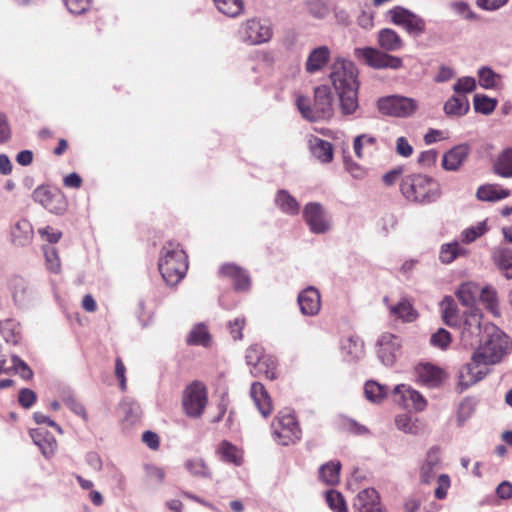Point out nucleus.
<instances>
[{
	"label": "nucleus",
	"mask_w": 512,
	"mask_h": 512,
	"mask_svg": "<svg viewBox=\"0 0 512 512\" xmlns=\"http://www.w3.org/2000/svg\"><path fill=\"white\" fill-rule=\"evenodd\" d=\"M487 339L473 353L471 362L467 363L459 374L460 392L482 380L488 370L486 366L502 360L509 350V338L494 326L485 327Z\"/></svg>",
	"instance_id": "nucleus-1"
},
{
	"label": "nucleus",
	"mask_w": 512,
	"mask_h": 512,
	"mask_svg": "<svg viewBox=\"0 0 512 512\" xmlns=\"http://www.w3.org/2000/svg\"><path fill=\"white\" fill-rule=\"evenodd\" d=\"M330 79L340 100L342 114L351 115L358 109V70L351 61L338 58L331 67Z\"/></svg>",
	"instance_id": "nucleus-2"
},
{
	"label": "nucleus",
	"mask_w": 512,
	"mask_h": 512,
	"mask_svg": "<svg viewBox=\"0 0 512 512\" xmlns=\"http://www.w3.org/2000/svg\"><path fill=\"white\" fill-rule=\"evenodd\" d=\"M158 269L164 281L177 285L188 270V256L179 243L167 242L161 249Z\"/></svg>",
	"instance_id": "nucleus-3"
},
{
	"label": "nucleus",
	"mask_w": 512,
	"mask_h": 512,
	"mask_svg": "<svg viewBox=\"0 0 512 512\" xmlns=\"http://www.w3.org/2000/svg\"><path fill=\"white\" fill-rule=\"evenodd\" d=\"M400 192L409 202L430 204L441 195L439 183L424 174H409L402 178Z\"/></svg>",
	"instance_id": "nucleus-4"
},
{
	"label": "nucleus",
	"mask_w": 512,
	"mask_h": 512,
	"mask_svg": "<svg viewBox=\"0 0 512 512\" xmlns=\"http://www.w3.org/2000/svg\"><path fill=\"white\" fill-rule=\"evenodd\" d=\"M273 440L281 446L296 444L302 437V430L294 412L280 410L271 422Z\"/></svg>",
	"instance_id": "nucleus-5"
},
{
	"label": "nucleus",
	"mask_w": 512,
	"mask_h": 512,
	"mask_svg": "<svg viewBox=\"0 0 512 512\" xmlns=\"http://www.w3.org/2000/svg\"><path fill=\"white\" fill-rule=\"evenodd\" d=\"M208 403L207 389L199 381L189 384L183 391L182 406L188 417H200Z\"/></svg>",
	"instance_id": "nucleus-6"
},
{
	"label": "nucleus",
	"mask_w": 512,
	"mask_h": 512,
	"mask_svg": "<svg viewBox=\"0 0 512 512\" xmlns=\"http://www.w3.org/2000/svg\"><path fill=\"white\" fill-rule=\"evenodd\" d=\"M377 107L383 115L406 118L416 112L418 103L413 98L390 95L380 98L377 102Z\"/></svg>",
	"instance_id": "nucleus-7"
},
{
	"label": "nucleus",
	"mask_w": 512,
	"mask_h": 512,
	"mask_svg": "<svg viewBox=\"0 0 512 512\" xmlns=\"http://www.w3.org/2000/svg\"><path fill=\"white\" fill-rule=\"evenodd\" d=\"M386 16L392 24L402 27L409 35L419 36L426 31L425 20L402 6L390 9Z\"/></svg>",
	"instance_id": "nucleus-8"
},
{
	"label": "nucleus",
	"mask_w": 512,
	"mask_h": 512,
	"mask_svg": "<svg viewBox=\"0 0 512 512\" xmlns=\"http://www.w3.org/2000/svg\"><path fill=\"white\" fill-rule=\"evenodd\" d=\"M33 199L54 214H63L68 207L66 196L60 189L55 187H37L33 192Z\"/></svg>",
	"instance_id": "nucleus-9"
},
{
	"label": "nucleus",
	"mask_w": 512,
	"mask_h": 512,
	"mask_svg": "<svg viewBox=\"0 0 512 512\" xmlns=\"http://www.w3.org/2000/svg\"><path fill=\"white\" fill-rule=\"evenodd\" d=\"M355 55L374 69L390 68L397 70L403 66V61L400 57L390 55L371 47L356 49Z\"/></svg>",
	"instance_id": "nucleus-10"
},
{
	"label": "nucleus",
	"mask_w": 512,
	"mask_h": 512,
	"mask_svg": "<svg viewBox=\"0 0 512 512\" xmlns=\"http://www.w3.org/2000/svg\"><path fill=\"white\" fill-rule=\"evenodd\" d=\"M461 328V343L465 347H473L481 341L482 314L478 309H472L464 314L458 326Z\"/></svg>",
	"instance_id": "nucleus-11"
},
{
	"label": "nucleus",
	"mask_w": 512,
	"mask_h": 512,
	"mask_svg": "<svg viewBox=\"0 0 512 512\" xmlns=\"http://www.w3.org/2000/svg\"><path fill=\"white\" fill-rule=\"evenodd\" d=\"M240 34L242 40L249 45H257L268 42L272 37V29L262 24L259 20L249 19L241 25Z\"/></svg>",
	"instance_id": "nucleus-12"
},
{
	"label": "nucleus",
	"mask_w": 512,
	"mask_h": 512,
	"mask_svg": "<svg viewBox=\"0 0 512 512\" xmlns=\"http://www.w3.org/2000/svg\"><path fill=\"white\" fill-rule=\"evenodd\" d=\"M303 218L313 233H325L330 228L323 206L319 203L306 204L303 210Z\"/></svg>",
	"instance_id": "nucleus-13"
},
{
	"label": "nucleus",
	"mask_w": 512,
	"mask_h": 512,
	"mask_svg": "<svg viewBox=\"0 0 512 512\" xmlns=\"http://www.w3.org/2000/svg\"><path fill=\"white\" fill-rule=\"evenodd\" d=\"M313 116L315 121L330 119L333 115V97L330 88L320 85L314 90Z\"/></svg>",
	"instance_id": "nucleus-14"
},
{
	"label": "nucleus",
	"mask_w": 512,
	"mask_h": 512,
	"mask_svg": "<svg viewBox=\"0 0 512 512\" xmlns=\"http://www.w3.org/2000/svg\"><path fill=\"white\" fill-rule=\"evenodd\" d=\"M355 512H384L380 496L373 488L361 490L353 502Z\"/></svg>",
	"instance_id": "nucleus-15"
},
{
	"label": "nucleus",
	"mask_w": 512,
	"mask_h": 512,
	"mask_svg": "<svg viewBox=\"0 0 512 512\" xmlns=\"http://www.w3.org/2000/svg\"><path fill=\"white\" fill-rule=\"evenodd\" d=\"M218 273L220 277L230 279L235 290L246 291L250 287L251 281L248 273L234 263L223 264Z\"/></svg>",
	"instance_id": "nucleus-16"
},
{
	"label": "nucleus",
	"mask_w": 512,
	"mask_h": 512,
	"mask_svg": "<svg viewBox=\"0 0 512 512\" xmlns=\"http://www.w3.org/2000/svg\"><path fill=\"white\" fill-rule=\"evenodd\" d=\"M300 311L303 315H317L321 309L320 292L315 287H307L302 290L297 298Z\"/></svg>",
	"instance_id": "nucleus-17"
},
{
	"label": "nucleus",
	"mask_w": 512,
	"mask_h": 512,
	"mask_svg": "<svg viewBox=\"0 0 512 512\" xmlns=\"http://www.w3.org/2000/svg\"><path fill=\"white\" fill-rule=\"evenodd\" d=\"M418 379L430 388L439 387L447 377L446 372L433 364H420L416 368Z\"/></svg>",
	"instance_id": "nucleus-18"
},
{
	"label": "nucleus",
	"mask_w": 512,
	"mask_h": 512,
	"mask_svg": "<svg viewBox=\"0 0 512 512\" xmlns=\"http://www.w3.org/2000/svg\"><path fill=\"white\" fill-rule=\"evenodd\" d=\"M30 436L35 445L38 446L44 457H52L58 448V443L54 435L41 428L31 429Z\"/></svg>",
	"instance_id": "nucleus-19"
},
{
	"label": "nucleus",
	"mask_w": 512,
	"mask_h": 512,
	"mask_svg": "<svg viewBox=\"0 0 512 512\" xmlns=\"http://www.w3.org/2000/svg\"><path fill=\"white\" fill-rule=\"evenodd\" d=\"M250 396L260 414L264 418L269 417L273 411V403L264 385L260 382H253L250 388Z\"/></svg>",
	"instance_id": "nucleus-20"
},
{
	"label": "nucleus",
	"mask_w": 512,
	"mask_h": 512,
	"mask_svg": "<svg viewBox=\"0 0 512 512\" xmlns=\"http://www.w3.org/2000/svg\"><path fill=\"white\" fill-rule=\"evenodd\" d=\"M383 301L388 306L391 315L404 323L414 322L419 317L418 311L414 308L412 301L407 297L401 298L395 305L388 304V297H385Z\"/></svg>",
	"instance_id": "nucleus-21"
},
{
	"label": "nucleus",
	"mask_w": 512,
	"mask_h": 512,
	"mask_svg": "<svg viewBox=\"0 0 512 512\" xmlns=\"http://www.w3.org/2000/svg\"><path fill=\"white\" fill-rule=\"evenodd\" d=\"M470 147L468 144H459L446 152L443 156V168L449 171L457 170L469 155Z\"/></svg>",
	"instance_id": "nucleus-22"
},
{
	"label": "nucleus",
	"mask_w": 512,
	"mask_h": 512,
	"mask_svg": "<svg viewBox=\"0 0 512 512\" xmlns=\"http://www.w3.org/2000/svg\"><path fill=\"white\" fill-rule=\"evenodd\" d=\"M331 51L327 46H319L313 49L306 60L305 69L313 74L322 70L329 62Z\"/></svg>",
	"instance_id": "nucleus-23"
},
{
	"label": "nucleus",
	"mask_w": 512,
	"mask_h": 512,
	"mask_svg": "<svg viewBox=\"0 0 512 512\" xmlns=\"http://www.w3.org/2000/svg\"><path fill=\"white\" fill-rule=\"evenodd\" d=\"M353 149L358 158L370 157L378 150L377 138L370 134H361L354 138Z\"/></svg>",
	"instance_id": "nucleus-24"
},
{
	"label": "nucleus",
	"mask_w": 512,
	"mask_h": 512,
	"mask_svg": "<svg viewBox=\"0 0 512 512\" xmlns=\"http://www.w3.org/2000/svg\"><path fill=\"white\" fill-rule=\"evenodd\" d=\"M509 189L502 188L498 184L481 185L476 192V197L481 201L495 202L509 197Z\"/></svg>",
	"instance_id": "nucleus-25"
},
{
	"label": "nucleus",
	"mask_w": 512,
	"mask_h": 512,
	"mask_svg": "<svg viewBox=\"0 0 512 512\" xmlns=\"http://www.w3.org/2000/svg\"><path fill=\"white\" fill-rule=\"evenodd\" d=\"M378 44L385 51H398L404 43L395 30L384 28L378 32Z\"/></svg>",
	"instance_id": "nucleus-26"
},
{
	"label": "nucleus",
	"mask_w": 512,
	"mask_h": 512,
	"mask_svg": "<svg viewBox=\"0 0 512 512\" xmlns=\"http://www.w3.org/2000/svg\"><path fill=\"white\" fill-rule=\"evenodd\" d=\"M492 259L507 279H512V249L499 247L494 250Z\"/></svg>",
	"instance_id": "nucleus-27"
},
{
	"label": "nucleus",
	"mask_w": 512,
	"mask_h": 512,
	"mask_svg": "<svg viewBox=\"0 0 512 512\" xmlns=\"http://www.w3.org/2000/svg\"><path fill=\"white\" fill-rule=\"evenodd\" d=\"M470 108L468 98L465 95L450 97L444 104V112L448 116L461 117L468 113Z\"/></svg>",
	"instance_id": "nucleus-28"
},
{
	"label": "nucleus",
	"mask_w": 512,
	"mask_h": 512,
	"mask_svg": "<svg viewBox=\"0 0 512 512\" xmlns=\"http://www.w3.org/2000/svg\"><path fill=\"white\" fill-rule=\"evenodd\" d=\"M312 154L322 163H329L333 160L332 144L326 140L314 137L310 140Z\"/></svg>",
	"instance_id": "nucleus-29"
},
{
	"label": "nucleus",
	"mask_w": 512,
	"mask_h": 512,
	"mask_svg": "<svg viewBox=\"0 0 512 512\" xmlns=\"http://www.w3.org/2000/svg\"><path fill=\"white\" fill-rule=\"evenodd\" d=\"M342 351L351 360H358L364 354V343L358 336H348L342 341Z\"/></svg>",
	"instance_id": "nucleus-30"
},
{
	"label": "nucleus",
	"mask_w": 512,
	"mask_h": 512,
	"mask_svg": "<svg viewBox=\"0 0 512 512\" xmlns=\"http://www.w3.org/2000/svg\"><path fill=\"white\" fill-rule=\"evenodd\" d=\"M277 361L272 356H266L255 369L251 370V373L255 377H265L269 380H275L278 377L277 372Z\"/></svg>",
	"instance_id": "nucleus-31"
},
{
	"label": "nucleus",
	"mask_w": 512,
	"mask_h": 512,
	"mask_svg": "<svg viewBox=\"0 0 512 512\" xmlns=\"http://www.w3.org/2000/svg\"><path fill=\"white\" fill-rule=\"evenodd\" d=\"M494 173L504 177H512V148L502 151L493 165Z\"/></svg>",
	"instance_id": "nucleus-32"
},
{
	"label": "nucleus",
	"mask_w": 512,
	"mask_h": 512,
	"mask_svg": "<svg viewBox=\"0 0 512 512\" xmlns=\"http://www.w3.org/2000/svg\"><path fill=\"white\" fill-rule=\"evenodd\" d=\"M481 288L474 282L463 283L457 290V298L465 306H472L480 296Z\"/></svg>",
	"instance_id": "nucleus-33"
},
{
	"label": "nucleus",
	"mask_w": 512,
	"mask_h": 512,
	"mask_svg": "<svg viewBox=\"0 0 512 512\" xmlns=\"http://www.w3.org/2000/svg\"><path fill=\"white\" fill-rule=\"evenodd\" d=\"M340 469L339 461H330L320 467L319 478L327 485H336L340 479Z\"/></svg>",
	"instance_id": "nucleus-34"
},
{
	"label": "nucleus",
	"mask_w": 512,
	"mask_h": 512,
	"mask_svg": "<svg viewBox=\"0 0 512 512\" xmlns=\"http://www.w3.org/2000/svg\"><path fill=\"white\" fill-rule=\"evenodd\" d=\"M441 308L444 323L450 327H458L460 325V318L453 298L445 297L441 302Z\"/></svg>",
	"instance_id": "nucleus-35"
},
{
	"label": "nucleus",
	"mask_w": 512,
	"mask_h": 512,
	"mask_svg": "<svg viewBox=\"0 0 512 512\" xmlns=\"http://www.w3.org/2000/svg\"><path fill=\"white\" fill-rule=\"evenodd\" d=\"M218 452L221 455L222 460L225 462L232 463L236 466L242 464V452L232 443L228 441H222L219 445Z\"/></svg>",
	"instance_id": "nucleus-36"
},
{
	"label": "nucleus",
	"mask_w": 512,
	"mask_h": 512,
	"mask_svg": "<svg viewBox=\"0 0 512 512\" xmlns=\"http://www.w3.org/2000/svg\"><path fill=\"white\" fill-rule=\"evenodd\" d=\"M467 250L458 242L444 244L441 247L439 259L444 264L452 263L457 257L467 254Z\"/></svg>",
	"instance_id": "nucleus-37"
},
{
	"label": "nucleus",
	"mask_w": 512,
	"mask_h": 512,
	"mask_svg": "<svg viewBox=\"0 0 512 512\" xmlns=\"http://www.w3.org/2000/svg\"><path fill=\"white\" fill-rule=\"evenodd\" d=\"M210 341L211 336L204 324H198L194 326L186 339L188 345H202L205 347L210 344Z\"/></svg>",
	"instance_id": "nucleus-38"
},
{
	"label": "nucleus",
	"mask_w": 512,
	"mask_h": 512,
	"mask_svg": "<svg viewBox=\"0 0 512 512\" xmlns=\"http://www.w3.org/2000/svg\"><path fill=\"white\" fill-rule=\"evenodd\" d=\"M275 201L284 213L295 215L299 212L298 202L285 190L278 191Z\"/></svg>",
	"instance_id": "nucleus-39"
},
{
	"label": "nucleus",
	"mask_w": 512,
	"mask_h": 512,
	"mask_svg": "<svg viewBox=\"0 0 512 512\" xmlns=\"http://www.w3.org/2000/svg\"><path fill=\"white\" fill-rule=\"evenodd\" d=\"M217 9L228 17H237L243 12L242 0H213Z\"/></svg>",
	"instance_id": "nucleus-40"
},
{
	"label": "nucleus",
	"mask_w": 512,
	"mask_h": 512,
	"mask_svg": "<svg viewBox=\"0 0 512 512\" xmlns=\"http://www.w3.org/2000/svg\"><path fill=\"white\" fill-rule=\"evenodd\" d=\"M480 300L493 315L499 316L497 292L494 288L486 286L480 291Z\"/></svg>",
	"instance_id": "nucleus-41"
},
{
	"label": "nucleus",
	"mask_w": 512,
	"mask_h": 512,
	"mask_svg": "<svg viewBox=\"0 0 512 512\" xmlns=\"http://www.w3.org/2000/svg\"><path fill=\"white\" fill-rule=\"evenodd\" d=\"M395 424L398 429L405 433L418 434L421 430V424L418 419L413 418L408 414H401L395 418Z\"/></svg>",
	"instance_id": "nucleus-42"
},
{
	"label": "nucleus",
	"mask_w": 512,
	"mask_h": 512,
	"mask_svg": "<svg viewBox=\"0 0 512 512\" xmlns=\"http://www.w3.org/2000/svg\"><path fill=\"white\" fill-rule=\"evenodd\" d=\"M187 471L196 477H211V471L202 458L194 457L185 461Z\"/></svg>",
	"instance_id": "nucleus-43"
},
{
	"label": "nucleus",
	"mask_w": 512,
	"mask_h": 512,
	"mask_svg": "<svg viewBox=\"0 0 512 512\" xmlns=\"http://www.w3.org/2000/svg\"><path fill=\"white\" fill-rule=\"evenodd\" d=\"M364 394L367 400L379 403L387 395V388L375 381H367L364 385Z\"/></svg>",
	"instance_id": "nucleus-44"
},
{
	"label": "nucleus",
	"mask_w": 512,
	"mask_h": 512,
	"mask_svg": "<svg viewBox=\"0 0 512 512\" xmlns=\"http://www.w3.org/2000/svg\"><path fill=\"white\" fill-rule=\"evenodd\" d=\"M479 84L485 89L497 88L501 81L500 75L488 67H482L478 71Z\"/></svg>",
	"instance_id": "nucleus-45"
},
{
	"label": "nucleus",
	"mask_w": 512,
	"mask_h": 512,
	"mask_svg": "<svg viewBox=\"0 0 512 512\" xmlns=\"http://www.w3.org/2000/svg\"><path fill=\"white\" fill-rule=\"evenodd\" d=\"M473 103L475 111L484 115L491 114L497 106V100L481 94L474 96Z\"/></svg>",
	"instance_id": "nucleus-46"
},
{
	"label": "nucleus",
	"mask_w": 512,
	"mask_h": 512,
	"mask_svg": "<svg viewBox=\"0 0 512 512\" xmlns=\"http://www.w3.org/2000/svg\"><path fill=\"white\" fill-rule=\"evenodd\" d=\"M43 252L46 268L52 273H59L61 271V261L57 249L53 246H44Z\"/></svg>",
	"instance_id": "nucleus-47"
},
{
	"label": "nucleus",
	"mask_w": 512,
	"mask_h": 512,
	"mask_svg": "<svg viewBox=\"0 0 512 512\" xmlns=\"http://www.w3.org/2000/svg\"><path fill=\"white\" fill-rule=\"evenodd\" d=\"M326 502L334 512H348V508L342 494L336 490H329L326 493Z\"/></svg>",
	"instance_id": "nucleus-48"
},
{
	"label": "nucleus",
	"mask_w": 512,
	"mask_h": 512,
	"mask_svg": "<svg viewBox=\"0 0 512 512\" xmlns=\"http://www.w3.org/2000/svg\"><path fill=\"white\" fill-rule=\"evenodd\" d=\"M487 232L485 222H479L476 226L466 228L461 234V240L464 243H472Z\"/></svg>",
	"instance_id": "nucleus-49"
},
{
	"label": "nucleus",
	"mask_w": 512,
	"mask_h": 512,
	"mask_svg": "<svg viewBox=\"0 0 512 512\" xmlns=\"http://www.w3.org/2000/svg\"><path fill=\"white\" fill-rule=\"evenodd\" d=\"M267 355L264 354V350L260 345L254 344L247 348L245 359L246 363L255 369L256 365L260 363Z\"/></svg>",
	"instance_id": "nucleus-50"
},
{
	"label": "nucleus",
	"mask_w": 512,
	"mask_h": 512,
	"mask_svg": "<svg viewBox=\"0 0 512 512\" xmlns=\"http://www.w3.org/2000/svg\"><path fill=\"white\" fill-rule=\"evenodd\" d=\"M451 341V334L444 328L438 329L430 338L431 345L442 350L447 349Z\"/></svg>",
	"instance_id": "nucleus-51"
},
{
	"label": "nucleus",
	"mask_w": 512,
	"mask_h": 512,
	"mask_svg": "<svg viewBox=\"0 0 512 512\" xmlns=\"http://www.w3.org/2000/svg\"><path fill=\"white\" fill-rule=\"evenodd\" d=\"M476 89V80L473 77L465 76L459 78L453 86V90L458 95L471 93Z\"/></svg>",
	"instance_id": "nucleus-52"
},
{
	"label": "nucleus",
	"mask_w": 512,
	"mask_h": 512,
	"mask_svg": "<svg viewBox=\"0 0 512 512\" xmlns=\"http://www.w3.org/2000/svg\"><path fill=\"white\" fill-rule=\"evenodd\" d=\"M403 391L408 393L410 399L408 408L416 411H423L426 408L427 401L418 391L414 389H405Z\"/></svg>",
	"instance_id": "nucleus-53"
},
{
	"label": "nucleus",
	"mask_w": 512,
	"mask_h": 512,
	"mask_svg": "<svg viewBox=\"0 0 512 512\" xmlns=\"http://www.w3.org/2000/svg\"><path fill=\"white\" fill-rule=\"evenodd\" d=\"M11 360L15 371L19 373L21 378L30 380L33 377V371L20 357L13 355Z\"/></svg>",
	"instance_id": "nucleus-54"
},
{
	"label": "nucleus",
	"mask_w": 512,
	"mask_h": 512,
	"mask_svg": "<svg viewBox=\"0 0 512 512\" xmlns=\"http://www.w3.org/2000/svg\"><path fill=\"white\" fill-rule=\"evenodd\" d=\"M8 286L12 292L14 300H16L18 296H22L26 291L25 280L18 275L12 276L9 279Z\"/></svg>",
	"instance_id": "nucleus-55"
},
{
	"label": "nucleus",
	"mask_w": 512,
	"mask_h": 512,
	"mask_svg": "<svg viewBox=\"0 0 512 512\" xmlns=\"http://www.w3.org/2000/svg\"><path fill=\"white\" fill-rule=\"evenodd\" d=\"M328 0H307L310 12L316 17H324L328 13Z\"/></svg>",
	"instance_id": "nucleus-56"
},
{
	"label": "nucleus",
	"mask_w": 512,
	"mask_h": 512,
	"mask_svg": "<svg viewBox=\"0 0 512 512\" xmlns=\"http://www.w3.org/2000/svg\"><path fill=\"white\" fill-rule=\"evenodd\" d=\"M405 389H412L410 386L405 384L397 385L393 391L394 401L404 408H408V403L410 401L408 393L404 392Z\"/></svg>",
	"instance_id": "nucleus-57"
},
{
	"label": "nucleus",
	"mask_w": 512,
	"mask_h": 512,
	"mask_svg": "<svg viewBox=\"0 0 512 512\" xmlns=\"http://www.w3.org/2000/svg\"><path fill=\"white\" fill-rule=\"evenodd\" d=\"M245 326V318L237 317L228 324L229 332L234 340H241L243 338L242 330Z\"/></svg>",
	"instance_id": "nucleus-58"
},
{
	"label": "nucleus",
	"mask_w": 512,
	"mask_h": 512,
	"mask_svg": "<svg viewBox=\"0 0 512 512\" xmlns=\"http://www.w3.org/2000/svg\"><path fill=\"white\" fill-rule=\"evenodd\" d=\"M296 104H297L298 110L300 111V113L302 114V116L305 119H307L311 122H315V117L313 116V109L309 105L308 98H306L304 96H299L296 100Z\"/></svg>",
	"instance_id": "nucleus-59"
},
{
	"label": "nucleus",
	"mask_w": 512,
	"mask_h": 512,
	"mask_svg": "<svg viewBox=\"0 0 512 512\" xmlns=\"http://www.w3.org/2000/svg\"><path fill=\"white\" fill-rule=\"evenodd\" d=\"M36 394L28 388H23L19 392L18 401L23 408H30L36 402Z\"/></svg>",
	"instance_id": "nucleus-60"
},
{
	"label": "nucleus",
	"mask_w": 512,
	"mask_h": 512,
	"mask_svg": "<svg viewBox=\"0 0 512 512\" xmlns=\"http://www.w3.org/2000/svg\"><path fill=\"white\" fill-rule=\"evenodd\" d=\"M474 412V406L469 399L463 400L458 408L457 418L460 424H463Z\"/></svg>",
	"instance_id": "nucleus-61"
},
{
	"label": "nucleus",
	"mask_w": 512,
	"mask_h": 512,
	"mask_svg": "<svg viewBox=\"0 0 512 512\" xmlns=\"http://www.w3.org/2000/svg\"><path fill=\"white\" fill-rule=\"evenodd\" d=\"M115 376L119 380L120 389L126 391L127 380H126V367L120 357L115 360Z\"/></svg>",
	"instance_id": "nucleus-62"
},
{
	"label": "nucleus",
	"mask_w": 512,
	"mask_h": 512,
	"mask_svg": "<svg viewBox=\"0 0 512 512\" xmlns=\"http://www.w3.org/2000/svg\"><path fill=\"white\" fill-rule=\"evenodd\" d=\"M450 487V478L447 474H442L438 477V485L435 489V497L439 500L447 496V491Z\"/></svg>",
	"instance_id": "nucleus-63"
},
{
	"label": "nucleus",
	"mask_w": 512,
	"mask_h": 512,
	"mask_svg": "<svg viewBox=\"0 0 512 512\" xmlns=\"http://www.w3.org/2000/svg\"><path fill=\"white\" fill-rule=\"evenodd\" d=\"M66 406L76 415L80 416L85 421L88 420V415L85 407L75 398L69 397L65 400Z\"/></svg>",
	"instance_id": "nucleus-64"
}]
</instances>
